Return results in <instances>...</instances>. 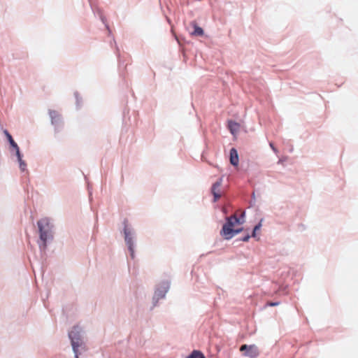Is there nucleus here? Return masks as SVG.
I'll return each mask as SVG.
<instances>
[{"label": "nucleus", "instance_id": "15", "mask_svg": "<svg viewBox=\"0 0 358 358\" xmlns=\"http://www.w3.org/2000/svg\"><path fill=\"white\" fill-rule=\"evenodd\" d=\"M187 358H205L204 355L197 350H194Z\"/></svg>", "mask_w": 358, "mask_h": 358}, {"label": "nucleus", "instance_id": "1", "mask_svg": "<svg viewBox=\"0 0 358 358\" xmlns=\"http://www.w3.org/2000/svg\"><path fill=\"white\" fill-rule=\"evenodd\" d=\"M39 239L38 245L41 253H45L48 244L54 240V225L49 218L44 217L37 222Z\"/></svg>", "mask_w": 358, "mask_h": 358}, {"label": "nucleus", "instance_id": "18", "mask_svg": "<svg viewBox=\"0 0 358 358\" xmlns=\"http://www.w3.org/2000/svg\"><path fill=\"white\" fill-rule=\"evenodd\" d=\"M269 145L271 147V148L272 149V150L275 153L277 154L278 152V149L274 146L273 143H269Z\"/></svg>", "mask_w": 358, "mask_h": 358}, {"label": "nucleus", "instance_id": "3", "mask_svg": "<svg viewBox=\"0 0 358 358\" xmlns=\"http://www.w3.org/2000/svg\"><path fill=\"white\" fill-rule=\"evenodd\" d=\"M123 224L124 227L122 233L124 235V243L130 254L131 258L134 259L135 258L136 232L126 220L124 221Z\"/></svg>", "mask_w": 358, "mask_h": 358}, {"label": "nucleus", "instance_id": "8", "mask_svg": "<svg viewBox=\"0 0 358 358\" xmlns=\"http://www.w3.org/2000/svg\"><path fill=\"white\" fill-rule=\"evenodd\" d=\"M220 234L225 239L229 240L234 237V229L231 223H225L222 226Z\"/></svg>", "mask_w": 358, "mask_h": 358}, {"label": "nucleus", "instance_id": "20", "mask_svg": "<svg viewBox=\"0 0 358 358\" xmlns=\"http://www.w3.org/2000/svg\"><path fill=\"white\" fill-rule=\"evenodd\" d=\"M242 231V229H234V236L239 234Z\"/></svg>", "mask_w": 358, "mask_h": 358}, {"label": "nucleus", "instance_id": "7", "mask_svg": "<svg viewBox=\"0 0 358 358\" xmlns=\"http://www.w3.org/2000/svg\"><path fill=\"white\" fill-rule=\"evenodd\" d=\"M3 133L6 135V136L9 142L10 153L15 154V155H18L20 148H19L17 144L13 140L12 136L9 134V132L7 130H4Z\"/></svg>", "mask_w": 358, "mask_h": 358}, {"label": "nucleus", "instance_id": "9", "mask_svg": "<svg viewBox=\"0 0 358 358\" xmlns=\"http://www.w3.org/2000/svg\"><path fill=\"white\" fill-rule=\"evenodd\" d=\"M222 183V178H220L212 186L211 192L214 197V201H217L221 197L220 188Z\"/></svg>", "mask_w": 358, "mask_h": 358}, {"label": "nucleus", "instance_id": "12", "mask_svg": "<svg viewBox=\"0 0 358 358\" xmlns=\"http://www.w3.org/2000/svg\"><path fill=\"white\" fill-rule=\"evenodd\" d=\"M194 31L191 33L192 36H201L203 35V30L201 27H199L195 22L192 23Z\"/></svg>", "mask_w": 358, "mask_h": 358}, {"label": "nucleus", "instance_id": "4", "mask_svg": "<svg viewBox=\"0 0 358 358\" xmlns=\"http://www.w3.org/2000/svg\"><path fill=\"white\" fill-rule=\"evenodd\" d=\"M171 286V281L168 279L163 280L157 283L152 296L153 307L157 306L160 299H164Z\"/></svg>", "mask_w": 358, "mask_h": 358}, {"label": "nucleus", "instance_id": "10", "mask_svg": "<svg viewBox=\"0 0 358 358\" xmlns=\"http://www.w3.org/2000/svg\"><path fill=\"white\" fill-rule=\"evenodd\" d=\"M239 162L238 155L236 149L232 148L230 150V163L233 166H238Z\"/></svg>", "mask_w": 358, "mask_h": 358}, {"label": "nucleus", "instance_id": "14", "mask_svg": "<svg viewBox=\"0 0 358 358\" xmlns=\"http://www.w3.org/2000/svg\"><path fill=\"white\" fill-rule=\"evenodd\" d=\"M226 223H231V227H234V224L240 223V220L236 215H233L227 218Z\"/></svg>", "mask_w": 358, "mask_h": 358}, {"label": "nucleus", "instance_id": "16", "mask_svg": "<svg viewBox=\"0 0 358 358\" xmlns=\"http://www.w3.org/2000/svg\"><path fill=\"white\" fill-rule=\"evenodd\" d=\"M74 96L76 98L77 108H80L82 105V98L80 96L78 92H74Z\"/></svg>", "mask_w": 358, "mask_h": 358}, {"label": "nucleus", "instance_id": "5", "mask_svg": "<svg viewBox=\"0 0 358 358\" xmlns=\"http://www.w3.org/2000/svg\"><path fill=\"white\" fill-rule=\"evenodd\" d=\"M48 114L51 124L54 127L55 131L58 133L62 131L64 127V121L62 115L57 110L50 109Z\"/></svg>", "mask_w": 358, "mask_h": 358}, {"label": "nucleus", "instance_id": "22", "mask_svg": "<svg viewBox=\"0 0 358 358\" xmlns=\"http://www.w3.org/2000/svg\"><path fill=\"white\" fill-rule=\"evenodd\" d=\"M284 159H280L279 161L278 162V164H282L284 162Z\"/></svg>", "mask_w": 358, "mask_h": 358}, {"label": "nucleus", "instance_id": "19", "mask_svg": "<svg viewBox=\"0 0 358 358\" xmlns=\"http://www.w3.org/2000/svg\"><path fill=\"white\" fill-rule=\"evenodd\" d=\"M250 235L248 234V235L245 236L244 237H243L241 240L242 241L247 242L250 239Z\"/></svg>", "mask_w": 358, "mask_h": 358}, {"label": "nucleus", "instance_id": "17", "mask_svg": "<svg viewBox=\"0 0 358 358\" xmlns=\"http://www.w3.org/2000/svg\"><path fill=\"white\" fill-rule=\"evenodd\" d=\"M262 220H261L260 222L257 225L255 226L252 233V237H254V238L256 237L257 231L259 230L262 226Z\"/></svg>", "mask_w": 358, "mask_h": 358}, {"label": "nucleus", "instance_id": "21", "mask_svg": "<svg viewBox=\"0 0 358 358\" xmlns=\"http://www.w3.org/2000/svg\"><path fill=\"white\" fill-rule=\"evenodd\" d=\"M279 304V302H271L268 303V306H275Z\"/></svg>", "mask_w": 358, "mask_h": 358}, {"label": "nucleus", "instance_id": "13", "mask_svg": "<svg viewBox=\"0 0 358 358\" xmlns=\"http://www.w3.org/2000/svg\"><path fill=\"white\" fill-rule=\"evenodd\" d=\"M15 156L17 158V162L19 163L20 169L22 171H26V169H27V164H26V162L24 160H22V156L21 155L20 151H19V154L18 155H15Z\"/></svg>", "mask_w": 358, "mask_h": 358}, {"label": "nucleus", "instance_id": "11", "mask_svg": "<svg viewBox=\"0 0 358 358\" xmlns=\"http://www.w3.org/2000/svg\"><path fill=\"white\" fill-rule=\"evenodd\" d=\"M228 128L233 135H236L240 130V124L234 121L229 120L228 122Z\"/></svg>", "mask_w": 358, "mask_h": 358}, {"label": "nucleus", "instance_id": "6", "mask_svg": "<svg viewBox=\"0 0 358 358\" xmlns=\"http://www.w3.org/2000/svg\"><path fill=\"white\" fill-rule=\"evenodd\" d=\"M240 351L243 352V355L250 358H257L259 355V350L255 345H242Z\"/></svg>", "mask_w": 358, "mask_h": 358}, {"label": "nucleus", "instance_id": "2", "mask_svg": "<svg viewBox=\"0 0 358 358\" xmlns=\"http://www.w3.org/2000/svg\"><path fill=\"white\" fill-rule=\"evenodd\" d=\"M69 338L75 358H79V355L86 350L83 329L79 326H74L69 332Z\"/></svg>", "mask_w": 358, "mask_h": 358}]
</instances>
